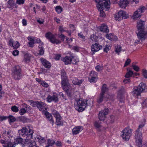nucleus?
Returning a JSON list of instances; mask_svg holds the SVG:
<instances>
[{"mask_svg": "<svg viewBox=\"0 0 147 147\" xmlns=\"http://www.w3.org/2000/svg\"><path fill=\"white\" fill-rule=\"evenodd\" d=\"M95 1L97 3L96 7L100 12V16L104 17L105 16V13L103 11L104 9L107 10L110 8L109 0H95Z\"/></svg>", "mask_w": 147, "mask_h": 147, "instance_id": "obj_1", "label": "nucleus"}, {"mask_svg": "<svg viewBox=\"0 0 147 147\" xmlns=\"http://www.w3.org/2000/svg\"><path fill=\"white\" fill-rule=\"evenodd\" d=\"M138 32H136L138 38L142 40L145 39L147 36V32L144 27L145 22L140 20L137 22Z\"/></svg>", "mask_w": 147, "mask_h": 147, "instance_id": "obj_2", "label": "nucleus"}, {"mask_svg": "<svg viewBox=\"0 0 147 147\" xmlns=\"http://www.w3.org/2000/svg\"><path fill=\"white\" fill-rule=\"evenodd\" d=\"M18 133L20 136H22V137H26V139L30 140L32 138L33 131L30 129L28 127H22L21 129L18 130Z\"/></svg>", "mask_w": 147, "mask_h": 147, "instance_id": "obj_3", "label": "nucleus"}, {"mask_svg": "<svg viewBox=\"0 0 147 147\" xmlns=\"http://www.w3.org/2000/svg\"><path fill=\"white\" fill-rule=\"evenodd\" d=\"M87 105V101L82 99H77L74 103L75 108L79 112L84 111Z\"/></svg>", "mask_w": 147, "mask_h": 147, "instance_id": "obj_4", "label": "nucleus"}, {"mask_svg": "<svg viewBox=\"0 0 147 147\" xmlns=\"http://www.w3.org/2000/svg\"><path fill=\"white\" fill-rule=\"evenodd\" d=\"M146 88V84L141 83L137 87H134L132 93L135 96H140L141 93L145 91Z\"/></svg>", "mask_w": 147, "mask_h": 147, "instance_id": "obj_5", "label": "nucleus"}, {"mask_svg": "<svg viewBox=\"0 0 147 147\" xmlns=\"http://www.w3.org/2000/svg\"><path fill=\"white\" fill-rule=\"evenodd\" d=\"M15 140V142L16 143L10 142L7 143L6 144H5L3 145V147H15L16 144H20L22 145V146H23L24 143H25L26 144V142H24L22 138H21L20 136L17 137ZM25 141H26V140H25Z\"/></svg>", "mask_w": 147, "mask_h": 147, "instance_id": "obj_6", "label": "nucleus"}, {"mask_svg": "<svg viewBox=\"0 0 147 147\" xmlns=\"http://www.w3.org/2000/svg\"><path fill=\"white\" fill-rule=\"evenodd\" d=\"M29 102L33 107H37L40 111H43L46 109L45 104L41 101H34L32 100H29Z\"/></svg>", "mask_w": 147, "mask_h": 147, "instance_id": "obj_7", "label": "nucleus"}, {"mask_svg": "<svg viewBox=\"0 0 147 147\" xmlns=\"http://www.w3.org/2000/svg\"><path fill=\"white\" fill-rule=\"evenodd\" d=\"M114 17L115 20L120 21L123 19L128 18L129 16L128 14L126 11L123 10H121L116 14Z\"/></svg>", "mask_w": 147, "mask_h": 147, "instance_id": "obj_8", "label": "nucleus"}, {"mask_svg": "<svg viewBox=\"0 0 147 147\" xmlns=\"http://www.w3.org/2000/svg\"><path fill=\"white\" fill-rule=\"evenodd\" d=\"M145 7L142 6L138 9L134 13L132 17L133 19L134 20L140 17L142 15V13L144 12L146 10Z\"/></svg>", "mask_w": 147, "mask_h": 147, "instance_id": "obj_9", "label": "nucleus"}, {"mask_svg": "<svg viewBox=\"0 0 147 147\" xmlns=\"http://www.w3.org/2000/svg\"><path fill=\"white\" fill-rule=\"evenodd\" d=\"M121 136L125 140H128L131 135V129L129 128H125L122 131Z\"/></svg>", "mask_w": 147, "mask_h": 147, "instance_id": "obj_10", "label": "nucleus"}, {"mask_svg": "<svg viewBox=\"0 0 147 147\" xmlns=\"http://www.w3.org/2000/svg\"><path fill=\"white\" fill-rule=\"evenodd\" d=\"M45 37L47 39L49 40L52 43L57 44L60 43V40L56 39L55 35L50 32H48L45 34Z\"/></svg>", "mask_w": 147, "mask_h": 147, "instance_id": "obj_11", "label": "nucleus"}, {"mask_svg": "<svg viewBox=\"0 0 147 147\" xmlns=\"http://www.w3.org/2000/svg\"><path fill=\"white\" fill-rule=\"evenodd\" d=\"M142 133L141 131L136 130L135 138L137 145H141L142 144Z\"/></svg>", "mask_w": 147, "mask_h": 147, "instance_id": "obj_12", "label": "nucleus"}, {"mask_svg": "<svg viewBox=\"0 0 147 147\" xmlns=\"http://www.w3.org/2000/svg\"><path fill=\"white\" fill-rule=\"evenodd\" d=\"M109 111L107 108H105L103 110L100 111L98 115V117L100 121H103L106 118V115H107Z\"/></svg>", "mask_w": 147, "mask_h": 147, "instance_id": "obj_13", "label": "nucleus"}, {"mask_svg": "<svg viewBox=\"0 0 147 147\" xmlns=\"http://www.w3.org/2000/svg\"><path fill=\"white\" fill-rule=\"evenodd\" d=\"M47 100L49 102L54 101L55 102H57L59 101L58 95L56 93H53L52 95H48Z\"/></svg>", "mask_w": 147, "mask_h": 147, "instance_id": "obj_14", "label": "nucleus"}, {"mask_svg": "<svg viewBox=\"0 0 147 147\" xmlns=\"http://www.w3.org/2000/svg\"><path fill=\"white\" fill-rule=\"evenodd\" d=\"M102 48V47L97 43L93 44L91 46V52L92 54L95 53Z\"/></svg>", "mask_w": 147, "mask_h": 147, "instance_id": "obj_15", "label": "nucleus"}, {"mask_svg": "<svg viewBox=\"0 0 147 147\" xmlns=\"http://www.w3.org/2000/svg\"><path fill=\"white\" fill-rule=\"evenodd\" d=\"M9 45L11 47H13L14 49L18 48L20 46L19 42L16 41H13L12 39L9 40L8 42Z\"/></svg>", "mask_w": 147, "mask_h": 147, "instance_id": "obj_16", "label": "nucleus"}, {"mask_svg": "<svg viewBox=\"0 0 147 147\" xmlns=\"http://www.w3.org/2000/svg\"><path fill=\"white\" fill-rule=\"evenodd\" d=\"M61 87L64 90H66L67 89H69L70 87V84L69 83V80L64 81L61 80Z\"/></svg>", "mask_w": 147, "mask_h": 147, "instance_id": "obj_17", "label": "nucleus"}, {"mask_svg": "<svg viewBox=\"0 0 147 147\" xmlns=\"http://www.w3.org/2000/svg\"><path fill=\"white\" fill-rule=\"evenodd\" d=\"M83 129L82 126H77L74 127L72 130V134L73 135H77L81 132Z\"/></svg>", "mask_w": 147, "mask_h": 147, "instance_id": "obj_18", "label": "nucleus"}, {"mask_svg": "<svg viewBox=\"0 0 147 147\" xmlns=\"http://www.w3.org/2000/svg\"><path fill=\"white\" fill-rule=\"evenodd\" d=\"M42 64L47 68H50L51 66V63L47 60L44 58H41L40 59Z\"/></svg>", "mask_w": 147, "mask_h": 147, "instance_id": "obj_19", "label": "nucleus"}, {"mask_svg": "<svg viewBox=\"0 0 147 147\" xmlns=\"http://www.w3.org/2000/svg\"><path fill=\"white\" fill-rule=\"evenodd\" d=\"M71 55L69 56H67L65 57L62 58L61 60L63 61L65 65L71 64Z\"/></svg>", "mask_w": 147, "mask_h": 147, "instance_id": "obj_20", "label": "nucleus"}, {"mask_svg": "<svg viewBox=\"0 0 147 147\" xmlns=\"http://www.w3.org/2000/svg\"><path fill=\"white\" fill-rule=\"evenodd\" d=\"M126 90L123 86H121L119 89L117 93V97L120 98H122V95L125 93Z\"/></svg>", "mask_w": 147, "mask_h": 147, "instance_id": "obj_21", "label": "nucleus"}, {"mask_svg": "<svg viewBox=\"0 0 147 147\" xmlns=\"http://www.w3.org/2000/svg\"><path fill=\"white\" fill-rule=\"evenodd\" d=\"M26 144L28 145V147H39L36 145L35 142L32 141L29 139L26 140Z\"/></svg>", "mask_w": 147, "mask_h": 147, "instance_id": "obj_22", "label": "nucleus"}, {"mask_svg": "<svg viewBox=\"0 0 147 147\" xmlns=\"http://www.w3.org/2000/svg\"><path fill=\"white\" fill-rule=\"evenodd\" d=\"M105 37L111 40L116 41L118 39L117 37L113 34H107L106 35Z\"/></svg>", "mask_w": 147, "mask_h": 147, "instance_id": "obj_23", "label": "nucleus"}, {"mask_svg": "<svg viewBox=\"0 0 147 147\" xmlns=\"http://www.w3.org/2000/svg\"><path fill=\"white\" fill-rule=\"evenodd\" d=\"M118 3L121 7L125 8L127 6L129 3L127 0H120Z\"/></svg>", "mask_w": 147, "mask_h": 147, "instance_id": "obj_24", "label": "nucleus"}, {"mask_svg": "<svg viewBox=\"0 0 147 147\" xmlns=\"http://www.w3.org/2000/svg\"><path fill=\"white\" fill-rule=\"evenodd\" d=\"M40 44H41V45H39V53H37L35 52L34 53L33 52V53H34V54L36 56H38V55H42L44 54V48L42 47L43 44V43H40Z\"/></svg>", "mask_w": 147, "mask_h": 147, "instance_id": "obj_25", "label": "nucleus"}, {"mask_svg": "<svg viewBox=\"0 0 147 147\" xmlns=\"http://www.w3.org/2000/svg\"><path fill=\"white\" fill-rule=\"evenodd\" d=\"M45 115L47 119L49 121L50 123H52V125H53L54 121L53 119V117L51 114L49 112L46 111Z\"/></svg>", "mask_w": 147, "mask_h": 147, "instance_id": "obj_26", "label": "nucleus"}, {"mask_svg": "<svg viewBox=\"0 0 147 147\" xmlns=\"http://www.w3.org/2000/svg\"><path fill=\"white\" fill-rule=\"evenodd\" d=\"M99 29L104 32L107 33L109 32V30L107 26L105 24H102L99 28Z\"/></svg>", "mask_w": 147, "mask_h": 147, "instance_id": "obj_27", "label": "nucleus"}, {"mask_svg": "<svg viewBox=\"0 0 147 147\" xmlns=\"http://www.w3.org/2000/svg\"><path fill=\"white\" fill-rule=\"evenodd\" d=\"M28 39L29 41L28 43L29 46L30 47H33L35 43L34 38L32 36H29L28 37Z\"/></svg>", "mask_w": 147, "mask_h": 147, "instance_id": "obj_28", "label": "nucleus"}, {"mask_svg": "<svg viewBox=\"0 0 147 147\" xmlns=\"http://www.w3.org/2000/svg\"><path fill=\"white\" fill-rule=\"evenodd\" d=\"M98 34L96 33L95 34L92 35L90 36V38L92 41L97 42L99 40V39L100 38V37H98Z\"/></svg>", "mask_w": 147, "mask_h": 147, "instance_id": "obj_29", "label": "nucleus"}, {"mask_svg": "<svg viewBox=\"0 0 147 147\" xmlns=\"http://www.w3.org/2000/svg\"><path fill=\"white\" fill-rule=\"evenodd\" d=\"M13 70L14 74H20L21 72V69L19 66H16L13 67Z\"/></svg>", "mask_w": 147, "mask_h": 147, "instance_id": "obj_30", "label": "nucleus"}, {"mask_svg": "<svg viewBox=\"0 0 147 147\" xmlns=\"http://www.w3.org/2000/svg\"><path fill=\"white\" fill-rule=\"evenodd\" d=\"M82 82V80H79L76 78H74L72 80V83L74 85H79Z\"/></svg>", "mask_w": 147, "mask_h": 147, "instance_id": "obj_31", "label": "nucleus"}, {"mask_svg": "<svg viewBox=\"0 0 147 147\" xmlns=\"http://www.w3.org/2000/svg\"><path fill=\"white\" fill-rule=\"evenodd\" d=\"M12 132L11 130H8L7 131H4L3 135H5L7 137L10 138L12 136Z\"/></svg>", "mask_w": 147, "mask_h": 147, "instance_id": "obj_32", "label": "nucleus"}, {"mask_svg": "<svg viewBox=\"0 0 147 147\" xmlns=\"http://www.w3.org/2000/svg\"><path fill=\"white\" fill-rule=\"evenodd\" d=\"M71 63L73 64H76L79 61V58L77 56H71Z\"/></svg>", "mask_w": 147, "mask_h": 147, "instance_id": "obj_33", "label": "nucleus"}, {"mask_svg": "<svg viewBox=\"0 0 147 147\" xmlns=\"http://www.w3.org/2000/svg\"><path fill=\"white\" fill-rule=\"evenodd\" d=\"M108 90V88L107 87V85L105 84H104L102 87L100 93L105 94V93Z\"/></svg>", "mask_w": 147, "mask_h": 147, "instance_id": "obj_34", "label": "nucleus"}, {"mask_svg": "<svg viewBox=\"0 0 147 147\" xmlns=\"http://www.w3.org/2000/svg\"><path fill=\"white\" fill-rule=\"evenodd\" d=\"M53 114L54 115V117L56 119L62 118L59 113L57 111L54 110L52 112Z\"/></svg>", "mask_w": 147, "mask_h": 147, "instance_id": "obj_35", "label": "nucleus"}, {"mask_svg": "<svg viewBox=\"0 0 147 147\" xmlns=\"http://www.w3.org/2000/svg\"><path fill=\"white\" fill-rule=\"evenodd\" d=\"M7 3L8 5V7H13L15 5L14 0H9L7 2Z\"/></svg>", "mask_w": 147, "mask_h": 147, "instance_id": "obj_36", "label": "nucleus"}, {"mask_svg": "<svg viewBox=\"0 0 147 147\" xmlns=\"http://www.w3.org/2000/svg\"><path fill=\"white\" fill-rule=\"evenodd\" d=\"M104 96V94L100 93L99 97L97 99V102L100 103L103 101V98Z\"/></svg>", "mask_w": 147, "mask_h": 147, "instance_id": "obj_37", "label": "nucleus"}, {"mask_svg": "<svg viewBox=\"0 0 147 147\" xmlns=\"http://www.w3.org/2000/svg\"><path fill=\"white\" fill-rule=\"evenodd\" d=\"M12 76L15 80L20 79L22 76V74H12Z\"/></svg>", "mask_w": 147, "mask_h": 147, "instance_id": "obj_38", "label": "nucleus"}, {"mask_svg": "<svg viewBox=\"0 0 147 147\" xmlns=\"http://www.w3.org/2000/svg\"><path fill=\"white\" fill-rule=\"evenodd\" d=\"M123 51V50H122L121 47L119 45H117L115 47V51L117 53L119 54V53L121 51Z\"/></svg>", "mask_w": 147, "mask_h": 147, "instance_id": "obj_39", "label": "nucleus"}, {"mask_svg": "<svg viewBox=\"0 0 147 147\" xmlns=\"http://www.w3.org/2000/svg\"><path fill=\"white\" fill-rule=\"evenodd\" d=\"M100 123L101 122L99 121H95L94 123V126L96 128L99 129L101 127Z\"/></svg>", "mask_w": 147, "mask_h": 147, "instance_id": "obj_40", "label": "nucleus"}, {"mask_svg": "<svg viewBox=\"0 0 147 147\" xmlns=\"http://www.w3.org/2000/svg\"><path fill=\"white\" fill-rule=\"evenodd\" d=\"M61 119L62 118H59L56 119L55 123L57 125H63V123L61 121Z\"/></svg>", "mask_w": 147, "mask_h": 147, "instance_id": "obj_41", "label": "nucleus"}, {"mask_svg": "<svg viewBox=\"0 0 147 147\" xmlns=\"http://www.w3.org/2000/svg\"><path fill=\"white\" fill-rule=\"evenodd\" d=\"M55 143V141L53 140H51L50 139H49L47 140L48 145L47 146H48L49 147L50 146H52Z\"/></svg>", "mask_w": 147, "mask_h": 147, "instance_id": "obj_42", "label": "nucleus"}, {"mask_svg": "<svg viewBox=\"0 0 147 147\" xmlns=\"http://www.w3.org/2000/svg\"><path fill=\"white\" fill-rule=\"evenodd\" d=\"M134 63V62L133 63L132 65V67L133 69L136 71H139L140 70V69L139 67L136 65H135Z\"/></svg>", "mask_w": 147, "mask_h": 147, "instance_id": "obj_43", "label": "nucleus"}, {"mask_svg": "<svg viewBox=\"0 0 147 147\" xmlns=\"http://www.w3.org/2000/svg\"><path fill=\"white\" fill-rule=\"evenodd\" d=\"M97 79V77H92L91 78H89V81L91 83H94L96 82Z\"/></svg>", "mask_w": 147, "mask_h": 147, "instance_id": "obj_44", "label": "nucleus"}, {"mask_svg": "<svg viewBox=\"0 0 147 147\" xmlns=\"http://www.w3.org/2000/svg\"><path fill=\"white\" fill-rule=\"evenodd\" d=\"M31 55L28 54H25L24 56V60L25 61L27 62L29 61L30 60Z\"/></svg>", "mask_w": 147, "mask_h": 147, "instance_id": "obj_45", "label": "nucleus"}, {"mask_svg": "<svg viewBox=\"0 0 147 147\" xmlns=\"http://www.w3.org/2000/svg\"><path fill=\"white\" fill-rule=\"evenodd\" d=\"M139 74H125V78H129L133 77V78L135 77V76L139 75Z\"/></svg>", "mask_w": 147, "mask_h": 147, "instance_id": "obj_46", "label": "nucleus"}, {"mask_svg": "<svg viewBox=\"0 0 147 147\" xmlns=\"http://www.w3.org/2000/svg\"><path fill=\"white\" fill-rule=\"evenodd\" d=\"M55 11L58 13H60L62 10L61 7L59 6H57L55 7Z\"/></svg>", "mask_w": 147, "mask_h": 147, "instance_id": "obj_47", "label": "nucleus"}, {"mask_svg": "<svg viewBox=\"0 0 147 147\" xmlns=\"http://www.w3.org/2000/svg\"><path fill=\"white\" fill-rule=\"evenodd\" d=\"M111 48L110 45L109 44L106 45L105 47L104 48V51L106 53H107Z\"/></svg>", "mask_w": 147, "mask_h": 147, "instance_id": "obj_48", "label": "nucleus"}, {"mask_svg": "<svg viewBox=\"0 0 147 147\" xmlns=\"http://www.w3.org/2000/svg\"><path fill=\"white\" fill-rule=\"evenodd\" d=\"M9 122L10 123L12 122H13L15 121L16 120L15 118L12 115H9Z\"/></svg>", "mask_w": 147, "mask_h": 147, "instance_id": "obj_49", "label": "nucleus"}, {"mask_svg": "<svg viewBox=\"0 0 147 147\" xmlns=\"http://www.w3.org/2000/svg\"><path fill=\"white\" fill-rule=\"evenodd\" d=\"M61 79L62 80H64V81L69 80L66 74H62L61 76Z\"/></svg>", "mask_w": 147, "mask_h": 147, "instance_id": "obj_50", "label": "nucleus"}, {"mask_svg": "<svg viewBox=\"0 0 147 147\" xmlns=\"http://www.w3.org/2000/svg\"><path fill=\"white\" fill-rule=\"evenodd\" d=\"M59 95L61 96V99L63 100H67V98L66 96L64 95L62 92H60Z\"/></svg>", "mask_w": 147, "mask_h": 147, "instance_id": "obj_51", "label": "nucleus"}, {"mask_svg": "<svg viewBox=\"0 0 147 147\" xmlns=\"http://www.w3.org/2000/svg\"><path fill=\"white\" fill-rule=\"evenodd\" d=\"M11 110L13 112H17L19 111V109L16 106H12L11 107Z\"/></svg>", "mask_w": 147, "mask_h": 147, "instance_id": "obj_52", "label": "nucleus"}, {"mask_svg": "<svg viewBox=\"0 0 147 147\" xmlns=\"http://www.w3.org/2000/svg\"><path fill=\"white\" fill-rule=\"evenodd\" d=\"M131 60L130 59L128 58L125 61L124 65V67H125L131 63Z\"/></svg>", "mask_w": 147, "mask_h": 147, "instance_id": "obj_53", "label": "nucleus"}, {"mask_svg": "<svg viewBox=\"0 0 147 147\" xmlns=\"http://www.w3.org/2000/svg\"><path fill=\"white\" fill-rule=\"evenodd\" d=\"M40 84L43 87L47 88L48 87V84L43 81H42L40 83Z\"/></svg>", "mask_w": 147, "mask_h": 147, "instance_id": "obj_54", "label": "nucleus"}, {"mask_svg": "<svg viewBox=\"0 0 147 147\" xmlns=\"http://www.w3.org/2000/svg\"><path fill=\"white\" fill-rule=\"evenodd\" d=\"M26 111L24 108H22L20 109L19 111V113L20 115H23L26 113Z\"/></svg>", "mask_w": 147, "mask_h": 147, "instance_id": "obj_55", "label": "nucleus"}, {"mask_svg": "<svg viewBox=\"0 0 147 147\" xmlns=\"http://www.w3.org/2000/svg\"><path fill=\"white\" fill-rule=\"evenodd\" d=\"M139 2V0H132L131 1V3L132 5H134L138 4Z\"/></svg>", "mask_w": 147, "mask_h": 147, "instance_id": "obj_56", "label": "nucleus"}, {"mask_svg": "<svg viewBox=\"0 0 147 147\" xmlns=\"http://www.w3.org/2000/svg\"><path fill=\"white\" fill-rule=\"evenodd\" d=\"M61 55L60 54H56L55 55L54 58L56 60H58L61 57Z\"/></svg>", "mask_w": 147, "mask_h": 147, "instance_id": "obj_57", "label": "nucleus"}, {"mask_svg": "<svg viewBox=\"0 0 147 147\" xmlns=\"http://www.w3.org/2000/svg\"><path fill=\"white\" fill-rule=\"evenodd\" d=\"M24 0H17L16 3L18 5H21L23 4L24 3Z\"/></svg>", "mask_w": 147, "mask_h": 147, "instance_id": "obj_58", "label": "nucleus"}, {"mask_svg": "<svg viewBox=\"0 0 147 147\" xmlns=\"http://www.w3.org/2000/svg\"><path fill=\"white\" fill-rule=\"evenodd\" d=\"M95 69L97 71H100L103 69V67L100 65H98L95 67Z\"/></svg>", "mask_w": 147, "mask_h": 147, "instance_id": "obj_59", "label": "nucleus"}, {"mask_svg": "<svg viewBox=\"0 0 147 147\" xmlns=\"http://www.w3.org/2000/svg\"><path fill=\"white\" fill-rule=\"evenodd\" d=\"M19 54V51L17 50H15L13 51L12 54L14 56H17Z\"/></svg>", "mask_w": 147, "mask_h": 147, "instance_id": "obj_60", "label": "nucleus"}, {"mask_svg": "<svg viewBox=\"0 0 147 147\" xmlns=\"http://www.w3.org/2000/svg\"><path fill=\"white\" fill-rule=\"evenodd\" d=\"M144 124H142L140 125L139 126L138 128L136 130H138V131H141L142 130V129H141L142 127H143L144 126Z\"/></svg>", "mask_w": 147, "mask_h": 147, "instance_id": "obj_61", "label": "nucleus"}, {"mask_svg": "<svg viewBox=\"0 0 147 147\" xmlns=\"http://www.w3.org/2000/svg\"><path fill=\"white\" fill-rule=\"evenodd\" d=\"M22 24L23 26H26L27 25V21L25 19H23L22 21Z\"/></svg>", "mask_w": 147, "mask_h": 147, "instance_id": "obj_62", "label": "nucleus"}, {"mask_svg": "<svg viewBox=\"0 0 147 147\" xmlns=\"http://www.w3.org/2000/svg\"><path fill=\"white\" fill-rule=\"evenodd\" d=\"M66 93H67V96L69 97H71V92L69 90V89H67L66 90H64Z\"/></svg>", "mask_w": 147, "mask_h": 147, "instance_id": "obj_63", "label": "nucleus"}, {"mask_svg": "<svg viewBox=\"0 0 147 147\" xmlns=\"http://www.w3.org/2000/svg\"><path fill=\"white\" fill-rule=\"evenodd\" d=\"M143 106H145L147 107V98L144 100L142 104Z\"/></svg>", "mask_w": 147, "mask_h": 147, "instance_id": "obj_64", "label": "nucleus"}]
</instances>
